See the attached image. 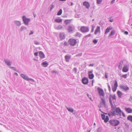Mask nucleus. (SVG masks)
Here are the masks:
<instances>
[{
  "mask_svg": "<svg viewBox=\"0 0 132 132\" xmlns=\"http://www.w3.org/2000/svg\"><path fill=\"white\" fill-rule=\"evenodd\" d=\"M95 28V26H94V25H93L92 26V30L91 31V32H93L94 31V29Z\"/></svg>",
  "mask_w": 132,
  "mask_h": 132,
  "instance_id": "obj_45",
  "label": "nucleus"
},
{
  "mask_svg": "<svg viewBox=\"0 0 132 132\" xmlns=\"http://www.w3.org/2000/svg\"><path fill=\"white\" fill-rule=\"evenodd\" d=\"M102 0H97L96 2L97 4H100L102 2Z\"/></svg>",
  "mask_w": 132,
  "mask_h": 132,
  "instance_id": "obj_48",
  "label": "nucleus"
},
{
  "mask_svg": "<svg viewBox=\"0 0 132 132\" xmlns=\"http://www.w3.org/2000/svg\"><path fill=\"white\" fill-rule=\"evenodd\" d=\"M4 61L5 64L9 66L11 65V62L9 60H7L5 59Z\"/></svg>",
  "mask_w": 132,
  "mask_h": 132,
  "instance_id": "obj_20",
  "label": "nucleus"
},
{
  "mask_svg": "<svg viewBox=\"0 0 132 132\" xmlns=\"http://www.w3.org/2000/svg\"><path fill=\"white\" fill-rule=\"evenodd\" d=\"M127 74L124 75H122V77L124 78H126L127 77Z\"/></svg>",
  "mask_w": 132,
  "mask_h": 132,
  "instance_id": "obj_52",
  "label": "nucleus"
},
{
  "mask_svg": "<svg viewBox=\"0 0 132 132\" xmlns=\"http://www.w3.org/2000/svg\"><path fill=\"white\" fill-rule=\"evenodd\" d=\"M127 120L132 122V116L129 115L128 116L127 118Z\"/></svg>",
  "mask_w": 132,
  "mask_h": 132,
  "instance_id": "obj_33",
  "label": "nucleus"
},
{
  "mask_svg": "<svg viewBox=\"0 0 132 132\" xmlns=\"http://www.w3.org/2000/svg\"><path fill=\"white\" fill-rule=\"evenodd\" d=\"M60 39L61 40L64 39L65 38V37L64 34H61L60 33Z\"/></svg>",
  "mask_w": 132,
  "mask_h": 132,
  "instance_id": "obj_29",
  "label": "nucleus"
},
{
  "mask_svg": "<svg viewBox=\"0 0 132 132\" xmlns=\"http://www.w3.org/2000/svg\"><path fill=\"white\" fill-rule=\"evenodd\" d=\"M98 94L100 96H102L104 97L105 96V94L103 90L101 88L98 87L97 88Z\"/></svg>",
  "mask_w": 132,
  "mask_h": 132,
  "instance_id": "obj_6",
  "label": "nucleus"
},
{
  "mask_svg": "<svg viewBox=\"0 0 132 132\" xmlns=\"http://www.w3.org/2000/svg\"><path fill=\"white\" fill-rule=\"evenodd\" d=\"M92 42L93 43L96 44L97 43L98 40L96 39H94L93 40Z\"/></svg>",
  "mask_w": 132,
  "mask_h": 132,
  "instance_id": "obj_46",
  "label": "nucleus"
},
{
  "mask_svg": "<svg viewBox=\"0 0 132 132\" xmlns=\"http://www.w3.org/2000/svg\"><path fill=\"white\" fill-rule=\"evenodd\" d=\"M89 30L88 27L82 26L81 27L80 31L82 33H86L88 32Z\"/></svg>",
  "mask_w": 132,
  "mask_h": 132,
  "instance_id": "obj_5",
  "label": "nucleus"
},
{
  "mask_svg": "<svg viewBox=\"0 0 132 132\" xmlns=\"http://www.w3.org/2000/svg\"><path fill=\"white\" fill-rule=\"evenodd\" d=\"M102 119L104 120L105 123H106L109 120V118L108 116H105L104 114H101Z\"/></svg>",
  "mask_w": 132,
  "mask_h": 132,
  "instance_id": "obj_9",
  "label": "nucleus"
},
{
  "mask_svg": "<svg viewBox=\"0 0 132 132\" xmlns=\"http://www.w3.org/2000/svg\"><path fill=\"white\" fill-rule=\"evenodd\" d=\"M115 1V0H112L110 2V4H113L114 3Z\"/></svg>",
  "mask_w": 132,
  "mask_h": 132,
  "instance_id": "obj_54",
  "label": "nucleus"
},
{
  "mask_svg": "<svg viewBox=\"0 0 132 132\" xmlns=\"http://www.w3.org/2000/svg\"><path fill=\"white\" fill-rule=\"evenodd\" d=\"M24 30H27V28L25 27L24 26H21L20 29V31L22 32Z\"/></svg>",
  "mask_w": 132,
  "mask_h": 132,
  "instance_id": "obj_37",
  "label": "nucleus"
},
{
  "mask_svg": "<svg viewBox=\"0 0 132 132\" xmlns=\"http://www.w3.org/2000/svg\"><path fill=\"white\" fill-rule=\"evenodd\" d=\"M72 20V19L65 20L64 22L65 23L66 25H67L68 23H70V21Z\"/></svg>",
  "mask_w": 132,
  "mask_h": 132,
  "instance_id": "obj_38",
  "label": "nucleus"
},
{
  "mask_svg": "<svg viewBox=\"0 0 132 132\" xmlns=\"http://www.w3.org/2000/svg\"><path fill=\"white\" fill-rule=\"evenodd\" d=\"M14 23L18 26H20L21 24L20 22L19 21H14Z\"/></svg>",
  "mask_w": 132,
  "mask_h": 132,
  "instance_id": "obj_24",
  "label": "nucleus"
},
{
  "mask_svg": "<svg viewBox=\"0 0 132 132\" xmlns=\"http://www.w3.org/2000/svg\"><path fill=\"white\" fill-rule=\"evenodd\" d=\"M109 102L111 105H113V103L112 102V100L111 99L110 97H109Z\"/></svg>",
  "mask_w": 132,
  "mask_h": 132,
  "instance_id": "obj_44",
  "label": "nucleus"
},
{
  "mask_svg": "<svg viewBox=\"0 0 132 132\" xmlns=\"http://www.w3.org/2000/svg\"><path fill=\"white\" fill-rule=\"evenodd\" d=\"M48 65V63H47V61H44L42 63V65L43 67H47Z\"/></svg>",
  "mask_w": 132,
  "mask_h": 132,
  "instance_id": "obj_22",
  "label": "nucleus"
},
{
  "mask_svg": "<svg viewBox=\"0 0 132 132\" xmlns=\"http://www.w3.org/2000/svg\"><path fill=\"white\" fill-rule=\"evenodd\" d=\"M34 43L36 45H39L40 44L39 42H38L36 41H35Z\"/></svg>",
  "mask_w": 132,
  "mask_h": 132,
  "instance_id": "obj_53",
  "label": "nucleus"
},
{
  "mask_svg": "<svg viewBox=\"0 0 132 132\" xmlns=\"http://www.w3.org/2000/svg\"><path fill=\"white\" fill-rule=\"evenodd\" d=\"M66 107L67 109L71 113L73 112L74 110L72 108H68L67 106H66Z\"/></svg>",
  "mask_w": 132,
  "mask_h": 132,
  "instance_id": "obj_32",
  "label": "nucleus"
},
{
  "mask_svg": "<svg viewBox=\"0 0 132 132\" xmlns=\"http://www.w3.org/2000/svg\"><path fill=\"white\" fill-rule=\"evenodd\" d=\"M102 102H101L100 103V105H98V106L99 108H101L102 107Z\"/></svg>",
  "mask_w": 132,
  "mask_h": 132,
  "instance_id": "obj_57",
  "label": "nucleus"
},
{
  "mask_svg": "<svg viewBox=\"0 0 132 132\" xmlns=\"http://www.w3.org/2000/svg\"><path fill=\"white\" fill-rule=\"evenodd\" d=\"M129 65H125L123 68L122 71L125 72H127L129 70Z\"/></svg>",
  "mask_w": 132,
  "mask_h": 132,
  "instance_id": "obj_12",
  "label": "nucleus"
},
{
  "mask_svg": "<svg viewBox=\"0 0 132 132\" xmlns=\"http://www.w3.org/2000/svg\"><path fill=\"white\" fill-rule=\"evenodd\" d=\"M51 7L50 9V11H51L54 8V5L53 4H52L51 5Z\"/></svg>",
  "mask_w": 132,
  "mask_h": 132,
  "instance_id": "obj_47",
  "label": "nucleus"
},
{
  "mask_svg": "<svg viewBox=\"0 0 132 132\" xmlns=\"http://www.w3.org/2000/svg\"><path fill=\"white\" fill-rule=\"evenodd\" d=\"M107 84V85H108V89L109 90V92H111V89L108 83Z\"/></svg>",
  "mask_w": 132,
  "mask_h": 132,
  "instance_id": "obj_51",
  "label": "nucleus"
},
{
  "mask_svg": "<svg viewBox=\"0 0 132 132\" xmlns=\"http://www.w3.org/2000/svg\"><path fill=\"white\" fill-rule=\"evenodd\" d=\"M101 100H102V104H103L104 106V108H107L108 107V106L106 104V102L105 99H103L102 97H101Z\"/></svg>",
  "mask_w": 132,
  "mask_h": 132,
  "instance_id": "obj_18",
  "label": "nucleus"
},
{
  "mask_svg": "<svg viewBox=\"0 0 132 132\" xmlns=\"http://www.w3.org/2000/svg\"><path fill=\"white\" fill-rule=\"evenodd\" d=\"M38 52H36L34 53V55L36 56H37L38 55Z\"/></svg>",
  "mask_w": 132,
  "mask_h": 132,
  "instance_id": "obj_58",
  "label": "nucleus"
},
{
  "mask_svg": "<svg viewBox=\"0 0 132 132\" xmlns=\"http://www.w3.org/2000/svg\"><path fill=\"white\" fill-rule=\"evenodd\" d=\"M117 93L119 97V98L121 97L122 96L123 94L119 90L117 91Z\"/></svg>",
  "mask_w": 132,
  "mask_h": 132,
  "instance_id": "obj_23",
  "label": "nucleus"
},
{
  "mask_svg": "<svg viewBox=\"0 0 132 132\" xmlns=\"http://www.w3.org/2000/svg\"><path fill=\"white\" fill-rule=\"evenodd\" d=\"M39 53L40 57L41 59H44L45 58V55L42 51H39Z\"/></svg>",
  "mask_w": 132,
  "mask_h": 132,
  "instance_id": "obj_16",
  "label": "nucleus"
},
{
  "mask_svg": "<svg viewBox=\"0 0 132 132\" xmlns=\"http://www.w3.org/2000/svg\"><path fill=\"white\" fill-rule=\"evenodd\" d=\"M10 68L11 69L13 70H14L15 71L18 72L20 73L19 72V71L18 70L15 68V67H10Z\"/></svg>",
  "mask_w": 132,
  "mask_h": 132,
  "instance_id": "obj_35",
  "label": "nucleus"
},
{
  "mask_svg": "<svg viewBox=\"0 0 132 132\" xmlns=\"http://www.w3.org/2000/svg\"><path fill=\"white\" fill-rule=\"evenodd\" d=\"M115 108L116 112V113H119L121 112H122V111L121 110L119 107H116V106H115Z\"/></svg>",
  "mask_w": 132,
  "mask_h": 132,
  "instance_id": "obj_25",
  "label": "nucleus"
},
{
  "mask_svg": "<svg viewBox=\"0 0 132 132\" xmlns=\"http://www.w3.org/2000/svg\"><path fill=\"white\" fill-rule=\"evenodd\" d=\"M118 86L117 81L116 80H115L114 82V86H113L112 85V89L113 92H115L116 91Z\"/></svg>",
  "mask_w": 132,
  "mask_h": 132,
  "instance_id": "obj_11",
  "label": "nucleus"
},
{
  "mask_svg": "<svg viewBox=\"0 0 132 132\" xmlns=\"http://www.w3.org/2000/svg\"><path fill=\"white\" fill-rule=\"evenodd\" d=\"M88 78L86 77H84L82 79V83L84 85H87L88 83Z\"/></svg>",
  "mask_w": 132,
  "mask_h": 132,
  "instance_id": "obj_10",
  "label": "nucleus"
},
{
  "mask_svg": "<svg viewBox=\"0 0 132 132\" xmlns=\"http://www.w3.org/2000/svg\"><path fill=\"white\" fill-rule=\"evenodd\" d=\"M113 29V28L112 27L110 26L108 27L105 30V34H107L108 32H109L110 30H112Z\"/></svg>",
  "mask_w": 132,
  "mask_h": 132,
  "instance_id": "obj_14",
  "label": "nucleus"
},
{
  "mask_svg": "<svg viewBox=\"0 0 132 132\" xmlns=\"http://www.w3.org/2000/svg\"><path fill=\"white\" fill-rule=\"evenodd\" d=\"M112 98L113 101V102L114 103V102H116V96L115 94L112 97Z\"/></svg>",
  "mask_w": 132,
  "mask_h": 132,
  "instance_id": "obj_34",
  "label": "nucleus"
},
{
  "mask_svg": "<svg viewBox=\"0 0 132 132\" xmlns=\"http://www.w3.org/2000/svg\"><path fill=\"white\" fill-rule=\"evenodd\" d=\"M71 58V56L70 55L69 56L68 55H66L65 56V61L66 62H69V60Z\"/></svg>",
  "mask_w": 132,
  "mask_h": 132,
  "instance_id": "obj_17",
  "label": "nucleus"
},
{
  "mask_svg": "<svg viewBox=\"0 0 132 132\" xmlns=\"http://www.w3.org/2000/svg\"><path fill=\"white\" fill-rule=\"evenodd\" d=\"M62 13V10L61 9H60L58 11L57 13V15H61Z\"/></svg>",
  "mask_w": 132,
  "mask_h": 132,
  "instance_id": "obj_39",
  "label": "nucleus"
},
{
  "mask_svg": "<svg viewBox=\"0 0 132 132\" xmlns=\"http://www.w3.org/2000/svg\"><path fill=\"white\" fill-rule=\"evenodd\" d=\"M73 72H74L75 74H76L77 71V69L76 68H74L72 70Z\"/></svg>",
  "mask_w": 132,
  "mask_h": 132,
  "instance_id": "obj_43",
  "label": "nucleus"
},
{
  "mask_svg": "<svg viewBox=\"0 0 132 132\" xmlns=\"http://www.w3.org/2000/svg\"><path fill=\"white\" fill-rule=\"evenodd\" d=\"M76 39L72 38L70 39L68 41V43L71 46H75L77 43Z\"/></svg>",
  "mask_w": 132,
  "mask_h": 132,
  "instance_id": "obj_4",
  "label": "nucleus"
},
{
  "mask_svg": "<svg viewBox=\"0 0 132 132\" xmlns=\"http://www.w3.org/2000/svg\"><path fill=\"white\" fill-rule=\"evenodd\" d=\"M21 77L24 79L27 80L28 81H29L31 80L32 82H35V81L34 80L31 78H29L27 75H26L23 74H21L20 75Z\"/></svg>",
  "mask_w": 132,
  "mask_h": 132,
  "instance_id": "obj_3",
  "label": "nucleus"
},
{
  "mask_svg": "<svg viewBox=\"0 0 132 132\" xmlns=\"http://www.w3.org/2000/svg\"><path fill=\"white\" fill-rule=\"evenodd\" d=\"M76 34L75 35V37H80L82 35V34H81L79 32H76Z\"/></svg>",
  "mask_w": 132,
  "mask_h": 132,
  "instance_id": "obj_36",
  "label": "nucleus"
},
{
  "mask_svg": "<svg viewBox=\"0 0 132 132\" xmlns=\"http://www.w3.org/2000/svg\"><path fill=\"white\" fill-rule=\"evenodd\" d=\"M63 45L64 46H68L69 45V44H68V43L66 41H65L64 42L63 44Z\"/></svg>",
  "mask_w": 132,
  "mask_h": 132,
  "instance_id": "obj_49",
  "label": "nucleus"
},
{
  "mask_svg": "<svg viewBox=\"0 0 132 132\" xmlns=\"http://www.w3.org/2000/svg\"><path fill=\"white\" fill-rule=\"evenodd\" d=\"M108 115L110 117L111 116H113L112 114L110 112V113H108Z\"/></svg>",
  "mask_w": 132,
  "mask_h": 132,
  "instance_id": "obj_59",
  "label": "nucleus"
},
{
  "mask_svg": "<svg viewBox=\"0 0 132 132\" xmlns=\"http://www.w3.org/2000/svg\"><path fill=\"white\" fill-rule=\"evenodd\" d=\"M125 126L126 127L125 129V132H128L129 129V126L127 124L126 126Z\"/></svg>",
  "mask_w": 132,
  "mask_h": 132,
  "instance_id": "obj_40",
  "label": "nucleus"
},
{
  "mask_svg": "<svg viewBox=\"0 0 132 132\" xmlns=\"http://www.w3.org/2000/svg\"><path fill=\"white\" fill-rule=\"evenodd\" d=\"M62 19H55V21L58 23H60V22H61L62 21Z\"/></svg>",
  "mask_w": 132,
  "mask_h": 132,
  "instance_id": "obj_30",
  "label": "nucleus"
},
{
  "mask_svg": "<svg viewBox=\"0 0 132 132\" xmlns=\"http://www.w3.org/2000/svg\"><path fill=\"white\" fill-rule=\"evenodd\" d=\"M68 32L70 33H71L73 31V28L71 26H69L67 29Z\"/></svg>",
  "mask_w": 132,
  "mask_h": 132,
  "instance_id": "obj_19",
  "label": "nucleus"
},
{
  "mask_svg": "<svg viewBox=\"0 0 132 132\" xmlns=\"http://www.w3.org/2000/svg\"><path fill=\"white\" fill-rule=\"evenodd\" d=\"M79 15L76 14V15H75V18H79Z\"/></svg>",
  "mask_w": 132,
  "mask_h": 132,
  "instance_id": "obj_63",
  "label": "nucleus"
},
{
  "mask_svg": "<svg viewBox=\"0 0 132 132\" xmlns=\"http://www.w3.org/2000/svg\"><path fill=\"white\" fill-rule=\"evenodd\" d=\"M102 130V128L101 127H100L97 129V132H101Z\"/></svg>",
  "mask_w": 132,
  "mask_h": 132,
  "instance_id": "obj_41",
  "label": "nucleus"
},
{
  "mask_svg": "<svg viewBox=\"0 0 132 132\" xmlns=\"http://www.w3.org/2000/svg\"><path fill=\"white\" fill-rule=\"evenodd\" d=\"M55 28L56 29L59 30L62 29L63 28V27L62 26L60 25H59L57 27H55Z\"/></svg>",
  "mask_w": 132,
  "mask_h": 132,
  "instance_id": "obj_31",
  "label": "nucleus"
},
{
  "mask_svg": "<svg viewBox=\"0 0 132 132\" xmlns=\"http://www.w3.org/2000/svg\"><path fill=\"white\" fill-rule=\"evenodd\" d=\"M51 72L52 73H57V72L55 70H53L51 71Z\"/></svg>",
  "mask_w": 132,
  "mask_h": 132,
  "instance_id": "obj_55",
  "label": "nucleus"
},
{
  "mask_svg": "<svg viewBox=\"0 0 132 132\" xmlns=\"http://www.w3.org/2000/svg\"><path fill=\"white\" fill-rule=\"evenodd\" d=\"M123 61H121L119 63V65H118V68L120 69L121 70L122 68V63H123Z\"/></svg>",
  "mask_w": 132,
  "mask_h": 132,
  "instance_id": "obj_27",
  "label": "nucleus"
},
{
  "mask_svg": "<svg viewBox=\"0 0 132 132\" xmlns=\"http://www.w3.org/2000/svg\"><path fill=\"white\" fill-rule=\"evenodd\" d=\"M32 14L34 16V18H35L36 16V14L35 13V12H32Z\"/></svg>",
  "mask_w": 132,
  "mask_h": 132,
  "instance_id": "obj_60",
  "label": "nucleus"
},
{
  "mask_svg": "<svg viewBox=\"0 0 132 132\" xmlns=\"http://www.w3.org/2000/svg\"><path fill=\"white\" fill-rule=\"evenodd\" d=\"M93 72V70H91L90 71H89L88 72V74H91Z\"/></svg>",
  "mask_w": 132,
  "mask_h": 132,
  "instance_id": "obj_56",
  "label": "nucleus"
},
{
  "mask_svg": "<svg viewBox=\"0 0 132 132\" xmlns=\"http://www.w3.org/2000/svg\"><path fill=\"white\" fill-rule=\"evenodd\" d=\"M109 122L110 125L114 127L117 126L120 123L119 120L115 119L111 120L109 121Z\"/></svg>",
  "mask_w": 132,
  "mask_h": 132,
  "instance_id": "obj_1",
  "label": "nucleus"
},
{
  "mask_svg": "<svg viewBox=\"0 0 132 132\" xmlns=\"http://www.w3.org/2000/svg\"><path fill=\"white\" fill-rule=\"evenodd\" d=\"M116 32V31L115 30H112L110 33L108 37H110L113 36Z\"/></svg>",
  "mask_w": 132,
  "mask_h": 132,
  "instance_id": "obj_26",
  "label": "nucleus"
},
{
  "mask_svg": "<svg viewBox=\"0 0 132 132\" xmlns=\"http://www.w3.org/2000/svg\"><path fill=\"white\" fill-rule=\"evenodd\" d=\"M100 26H97L95 31L94 32V34L96 35L98 33H100Z\"/></svg>",
  "mask_w": 132,
  "mask_h": 132,
  "instance_id": "obj_15",
  "label": "nucleus"
},
{
  "mask_svg": "<svg viewBox=\"0 0 132 132\" xmlns=\"http://www.w3.org/2000/svg\"><path fill=\"white\" fill-rule=\"evenodd\" d=\"M83 5L85 6L86 8L88 9H89L90 6V5L89 3L86 1L84 2H83Z\"/></svg>",
  "mask_w": 132,
  "mask_h": 132,
  "instance_id": "obj_13",
  "label": "nucleus"
},
{
  "mask_svg": "<svg viewBox=\"0 0 132 132\" xmlns=\"http://www.w3.org/2000/svg\"><path fill=\"white\" fill-rule=\"evenodd\" d=\"M125 110L128 113H130L132 112V109L129 108H125Z\"/></svg>",
  "mask_w": 132,
  "mask_h": 132,
  "instance_id": "obj_21",
  "label": "nucleus"
},
{
  "mask_svg": "<svg viewBox=\"0 0 132 132\" xmlns=\"http://www.w3.org/2000/svg\"><path fill=\"white\" fill-rule=\"evenodd\" d=\"M121 112V113L122 114V116L123 117H126V116H125V113L122 111V112Z\"/></svg>",
  "mask_w": 132,
  "mask_h": 132,
  "instance_id": "obj_62",
  "label": "nucleus"
},
{
  "mask_svg": "<svg viewBox=\"0 0 132 132\" xmlns=\"http://www.w3.org/2000/svg\"><path fill=\"white\" fill-rule=\"evenodd\" d=\"M120 88L123 90L125 91L126 92L129 89V88L126 85H120Z\"/></svg>",
  "mask_w": 132,
  "mask_h": 132,
  "instance_id": "obj_8",
  "label": "nucleus"
},
{
  "mask_svg": "<svg viewBox=\"0 0 132 132\" xmlns=\"http://www.w3.org/2000/svg\"><path fill=\"white\" fill-rule=\"evenodd\" d=\"M92 35L91 34H89L88 35H87L84 36V37L82 39L83 40H85V38L87 37H90Z\"/></svg>",
  "mask_w": 132,
  "mask_h": 132,
  "instance_id": "obj_42",
  "label": "nucleus"
},
{
  "mask_svg": "<svg viewBox=\"0 0 132 132\" xmlns=\"http://www.w3.org/2000/svg\"><path fill=\"white\" fill-rule=\"evenodd\" d=\"M87 96L90 99V100L93 101L91 98V95H89L88 94H87Z\"/></svg>",
  "mask_w": 132,
  "mask_h": 132,
  "instance_id": "obj_50",
  "label": "nucleus"
},
{
  "mask_svg": "<svg viewBox=\"0 0 132 132\" xmlns=\"http://www.w3.org/2000/svg\"><path fill=\"white\" fill-rule=\"evenodd\" d=\"M34 32L32 31H30V33L29 34V35H32L33 34Z\"/></svg>",
  "mask_w": 132,
  "mask_h": 132,
  "instance_id": "obj_61",
  "label": "nucleus"
},
{
  "mask_svg": "<svg viewBox=\"0 0 132 132\" xmlns=\"http://www.w3.org/2000/svg\"><path fill=\"white\" fill-rule=\"evenodd\" d=\"M88 78L90 79H92L94 78V75L92 73L91 74H88Z\"/></svg>",
  "mask_w": 132,
  "mask_h": 132,
  "instance_id": "obj_28",
  "label": "nucleus"
},
{
  "mask_svg": "<svg viewBox=\"0 0 132 132\" xmlns=\"http://www.w3.org/2000/svg\"><path fill=\"white\" fill-rule=\"evenodd\" d=\"M111 105V111H110V112L112 114V116H115L117 114L115 113L116 112V108L115 106L114 107L113 105ZM117 115H118V114H117Z\"/></svg>",
  "mask_w": 132,
  "mask_h": 132,
  "instance_id": "obj_7",
  "label": "nucleus"
},
{
  "mask_svg": "<svg viewBox=\"0 0 132 132\" xmlns=\"http://www.w3.org/2000/svg\"><path fill=\"white\" fill-rule=\"evenodd\" d=\"M22 19L23 23L26 25L28 26L29 22L30 21V19L27 18L25 15H23L22 16Z\"/></svg>",
  "mask_w": 132,
  "mask_h": 132,
  "instance_id": "obj_2",
  "label": "nucleus"
},
{
  "mask_svg": "<svg viewBox=\"0 0 132 132\" xmlns=\"http://www.w3.org/2000/svg\"><path fill=\"white\" fill-rule=\"evenodd\" d=\"M124 34H125L127 35L128 34V32L127 31H125V32H124Z\"/></svg>",
  "mask_w": 132,
  "mask_h": 132,
  "instance_id": "obj_64",
  "label": "nucleus"
}]
</instances>
